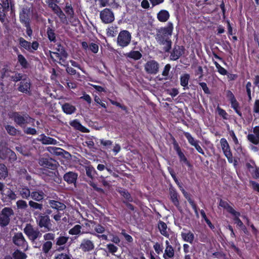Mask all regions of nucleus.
Instances as JSON below:
<instances>
[{"mask_svg": "<svg viewBox=\"0 0 259 259\" xmlns=\"http://www.w3.org/2000/svg\"><path fill=\"white\" fill-rule=\"evenodd\" d=\"M174 30V25L172 22H168L164 27H161L156 31L155 38L160 45H163V50L168 53L171 49V37Z\"/></svg>", "mask_w": 259, "mask_h": 259, "instance_id": "1", "label": "nucleus"}, {"mask_svg": "<svg viewBox=\"0 0 259 259\" xmlns=\"http://www.w3.org/2000/svg\"><path fill=\"white\" fill-rule=\"evenodd\" d=\"M38 163L42 167L43 174L53 178L57 176L59 165L58 161L50 157H42L39 159Z\"/></svg>", "mask_w": 259, "mask_h": 259, "instance_id": "2", "label": "nucleus"}, {"mask_svg": "<svg viewBox=\"0 0 259 259\" xmlns=\"http://www.w3.org/2000/svg\"><path fill=\"white\" fill-rule=\"evenodd\" d=\"M8 116L17 125L21 127H24L32 120V118L28 114L20 112H11L8 113Z\"/></svg>", "mask_w": 259, "mask_h": 259, "instance_id": "3", "label": "nucleus"}, {"mask_svg": "<svg viewBox=\"0 0 259 259\" xmlns=\"http://www.w3.org/2000/svg\"><path fill=\"white\" fill-rule=\"evenodd\" d=\"M14 9L13 0H0V21L5 22L8 12L10 10L12 12Z\"/></svg>", "mask_w": 259, "mask_h": 259, "instance_id": "4", "label": "nucleus"}, {"mask_svg": "<svg viewBox=\"0 0 259 259\" xmlns=\"http://www.w3.org/2000/svg\"><path fill=\"white\" fill-rule=\"evenodd\" d=\"M18 41L21 49H23L30 53H34L35 51L37 50L39 46L37 41L35 40L31 42L22 37H20L18 39Z\"/></svg>", "mask_w": 259, "mask_h": 259, "instance_id": "5", "label": "nucleus"}, {"mask_svg": "<svg viewBox=\"0 0 259 259\" xmlns=\"http://www.w3.org/2000/svg\"><path fill=\"white\" fill-rule=\"evenodd\" d=\"M13 215L14 211L11 207H4L0 212V226H7L10 223L11 216Z\"/></svg>", "mask_w": 259, "mask_h": 259, "instance_id": "6", "label": "nucleus"}, {"mask_svg": "<svg viewBox=\"0 0 259 259\" xmlns=\"http://www.w3.org/2000/svg\"><path fill=\"white\" fill-rule=\"evenodd\" d=\"M36 222L39 228H44L45 230L43 232H47L51 230L52 224L50 217L48 215L43 213L39 214Z\"/></svg>", "mask_w": 259, "mask_h": 259, "instance_id": "7", "label": "nucleus"}, {"mask_svg": "<svg viewBox=\"0 0 259 259\" xmlns=\"http://www.w3.org/2000/svg\"><path fill=\"white\" fill-rule=\"evenodd\" d=\"M24 232L32 242H34L37 238L40 237L42 235L37 229H35L30 224L26 225L24 229Z\"/></svg>", "mask_w": 259, "mask_h": 259, "instance_id": "8", "label": "nucleus"}, {"mask_svg": "<svg viewBox=\"0 0 259 259\" xmlns=\"http://www.w3.org/2000/svg\"><path fill=\"white\" fill-rule=\"evenodd\" d=\"M131 34L128 31L125 30L121 31L117 37L118 46L122 48L127 47L131 42Z\"/></svg>", "mask_w": 259, "mask_h": 259, "instance_id": "9", "label": "nucleus"}, {"mask_svg": "<svg viewBox=\"0 0 259 259\" xmlns=\"http://www.w3.org/2000/svg\"><path fill=\"white\" fill-rule=\"evenodd\" d=\"M56 45V46L54 47V49L56 51L54 52L53 54H54L56 57L59 59L60 61L59 64L62 65L61 62H66V60L68 56V54L65 50V48L61 45L60 42L57 43Z\"/></svg>", "mask_w": 259, "mask_h": 259, "instance_id": "10", "label": "nucleus"}, {"mask_svg": "<svg viewBox=\"0 0 259 259\" xmlns=\"http://www.w3.org/2000/svg\"><path fill=\"white\" fill-rule=\"evenodd\" d=\"M172 144L174 146V149L176 151L179 156L180 162L185 164L189 168L192 169L193 168L192 164L190 162L183 152L182 151L181 147L175 138L173 139Z\"/></svg>", "mask_w": 259, "mask_h": 259, "instance_id": "11", "label": "nucleus"}, {"mask_svg": "<svg viewBox=\"0 0 259 259\" xmlns=\"http://www.w3.org/2000/svg\"><path fill=\"white\" fill-rule=\"evenodd\" d=\"M226 97L231 104V107L240 117H242V114L240 111L239 103L237 101L233 93L230 90H227L226 91Z\"/></svg>", "mask_w": 259, "mask_h": 259, "instance_id": "12", "label": "nucleus"}, {"mask_svg": "<svg viewBox=\"0 0 259 259\" xmlns=\"http://www.w3.org/2000/svg\"><path fill=\"white\" fill-rule=\"evenodd\" d=\"M14 244L25 251L28 248V244L21 232L15 233L12 238Z\"/></svg>", "mask_w": 259, "mask_h": 259, "instance_id": "13", "label": "nucleus"}, {"mask_svg": "<svg viewBox=\"0 0 259 259\" xmlns=\"http://www.w3.org/2000/svg\"><path fill=\"white\" fill-rule=\"evenodd\" d=\"M220 144L224 154L226 157L229 163L233 162V155L230 147L227 140L223 138L220 140Z\"/></svg>", "mask_w": 259, "mask_h": 259, "instance_id": "14", "label": "nucleus"}, {"mask_svg": "<svg viewBox=\"0 0 259 259\" xmlns=\"http://www.w3.org/2000/svg\"><path fill=\"white\" fill-rule=\"evenodd\" d=\"M102 22L105 24L111 23L114 20V15L111 9L105 8L100 14Z\"/></svg>", "mask_w": 259, "mask_h": 259, "instance_id": "15", "label": "nucleus"}, {"mask_svg": "<svg viewBox=\"0 0 259 259\" xmlns=\"http://www.w3.org/2000/svg\"><path fill=\"white\" fill-rule=\"evenodd\" d=\"M185 48L183 46L175 45L170 53V59L172 61L178 60L184 53Z\"/></svg>", "mask_w": 259, "mask_h": 259, "instance_id": "16", "label": "nucleus"}, {"mask_svg": "<svg viewBox=\"0 0 259 259\" xmlns=\"http://www.w3.org/2000/svg\"><path fill=\"white\" fill-rule=\"evenodd\" d=\"M145 70L150 74H156L158 72L159 64L155 60H150L145 65Z\"/></svg>", "mask_w": 259, "mask_h": 259, "instance_id": "17", "label": "nucleus"}, {"mask_svg": "<svg viewBox=\"0 0 259 259\" xmlns=\"http://www.w3.org/2000/svg\"><path fill=\"white\" fill-rule=\"evenodd\" d=\"M78 178V174L73 171H68L66 172L63 176V180L68 184H74L76 183Z\"/></svg>", "mask_w": 259, "mask_h": 259, "instance_id": "18", "label": "nucleus"}, {"mask_svg": "<svg viewBox=\"0 0 259 259\" xmlns=\"http://www.w3.org/2000/svg\"><path fill=\"white\" fill-rule=\"evenodd\" d=\"M93 242L89 239H83L79 246V248L83 252H89L94 249Z\"/></svg>", "mask_w": 259, "mask_h": 259, "instance_id": "19", "label": "nucleus"}, {"mask_svg": "<svg viewBox=\"0 0 259 259\" xmlns=\"http://www.w3.org/2000/svg\"><path fill=\"white\" fill-rule=\"evenodd\" d=\"M31 87V83L29 79L24 78L20 82L19 86L18 87V90L23 93H29Z\"/></svg>", "mask_w": 259, "mask_h": 259, "instance_id": "20", "label": "nucleus"}, {"mask_svg": "<svg viewBox=\"0 0 259 259\" xmlns=\"http://www.w3.org/2000/svg\"><path fill=\"white\" fill-rule=\"evenodd\" d=\"M29 13V10L27 9H23L20 13L19 20L23 25L30 24Z\"/></svg>", "mask_w": 259, "mask_h": 259, "instance_id": "21", "label": "nucleus"}, {"mask_svg": "<svg viewBox=\"0 0 259 259\" xmlns=\"http://www.w3.org/2000/svg\"><path fill=\"white\" fill-rule=\"evenodd\" d=\"M46 194L42 190H35L31 192L30 198L34 201L41 202L46 197Z\"/></svg>", "mask_w": 259, "mask_h": 259, "instance_id": "22", "label": "nucleus"}, {"mask_svg": "<svg viewBox=\"0 0 259 259\" xmlns=\"http://www.w3.org/2000/svg\"><path fill=\"white\" fill-rule=\"evenodd\" d=\"M37 140L40 141L44 145H56L57 141L51 137L46 136L44 134H41Z\"/></svg>", "mask_w": 259, "mask_h": 259, "instance_id": "23", "label": "nucleus"}, {"mask_svg": "<svg viewBox=\"0 0 259 259\" xmlns=\"http://www.w3.org/2000/svg\"><path fill=\"white\" fill-rule=\"evenodd\" d=\"M50 207L56 210L58 212L64 210L66 206L63 203L59 201L55 200H49L48 201Z\"/></svg>", "mask_w": 259, "mask_h": 259, "instance_id": "24", "label": "nucleus"}, {"mask_svg": "<svg viewBox=\"0 0 259 259\" xmlns=\"http://www.w3.org/2000/svg\"><path fill=\"white\" fill-rule=\"evenodd\" d=\"M219 206L223 208L224 209H226L227 211L231 214L237 213V211L230 206L227 201H225L222 199H220Z\"/></svg>", "mask_w": 259, "mask_h": 259, "instance_id": "25", "label": "nucleus"}, {"mask_svg": "<svg viewBox=\"0 0 259 259\" xmlns=\"http://www.w3.org/2000/svg\"><path fill=\"white\" fill-rule=\"evenodd\" d=\"M117 192L120 194V195L124 198V200H122V202L133 201V198L132 197L131 194L128 192V191L124 188H120L118 190H117Z\"/></svg>", "mask_w": 259, "mask_h": 259, "instance_id": "26", "label": "nucleus"}, {"mask_svg": "<svg viewBox=\"0 0 259 259\" xmlns=\"http://www.w3.org/2000/svg\"><path fill=\"white\" fill-rule=\"evenodd\" d=\"M63 111L66 114H72L76 111V107L68 103H65L62 105Z\"/></svg>", "mask_w": 259, "mask_h": 259, "instance_id": "27", "label": "nucleus"}, {"mask_svg": "<svg viewBox=\"0 0 259 259\" xmlns=\"http://www.w3.org/2000/svg\"><path fill=\"white\" fill-rule=\"evenodd\" d=\"M70 124L75 129L83 133L89 132V130L83 126L77 119H74L70 122Z\"/></svg>", "mask_w": 259, "mask_h": 259, "instance_id": "28", "label": "nucleus"}, {"mask_svg": "<svg viewBox=\"0 0 259 259\" xmlns=\"http://www.w3.org/2000/svg\"><path fill=\"white\" fill-rule=\"evenodd\" d=\"M157 17L160 22H165L169 19V14L167 11L162 10L158 12Z\"/></svg>", "mask_w": 259, "mask_h": 259, "instance_id": "29", "label": "nucleus"}, {"mask_svg": "<svg viewBox=\"0 0 259 259\" xmlns=\"http://www.w3.org/2000/svg\"><path fill=\"white\" fill-rule=\"evenodd\" d=\"M181 236L184 241L192 244L194 240V235L190 231L187 233L182 232Z\"/></svg>", "mask_w": 259, "mask_h": 259, "instance_id": "30", "label": "nucleus"}, {"mask_svg": "<svg viewBox=\"0 0 259 259\" xmlns=\"http://www.w3.org/2000/svg\"><path fill=\"white\" fill-rule=\"evenodd\" d=\"M17 60L18 62L21 65L22 68L24 69H27L29 67V63L23 55L21 54H17Z\"/></svg>", "mask_w": 259, "mask_h": 259, "instance_id": "31", "label": "nucleus"}, {"mask_svg": "<svg viewBox=\"0 0 259 259\" xmlns=\"http://www.w3.org/2000/svg\"><path fill=\"white\" fill-rule=\"evenodd\" d=\"M19 192L20 195L23 199L28 200L30 197L31 192H30V189L27 187L19 189Z\"/></svg>", "mask_w": 259, "mask_h": 259, "instance_id": "32", "label": "nucleus"}, {"mask_svg": "<svg viewBox=\"0 0 259 259\" xmlns=\"http://www.w3.org/2000/svg\"><path fill=\"white\" fill-rule=\"evenodd\" d=\"M1 78L2 79L8 78L10 77V73L12 70L10 67L7 65H5L1 70Z\"/></svg>", "mask_w": 259, "mask_h": 259, "instance_id": "33", "label": "nucleus"}, {"mask_svg": "<svg viewBox=\"0 0 259 259\" xmlns=\"http://www.w3.org/2000/svg\"><path fill=\"white\" fill-rule=\"evenodd\" d=\"M190 79V75L185 73L180 76V84L184 87V89H189L188 85Z\"/></svg>", "mask_w": 259, "mask_h": 259, "instance_id": "34", "label": "nucleus"}, {"mask_svg": "<svg viewBox=\"0 0 259 259\" xmlns=\"http://www.w3.org/2000/svg\"><path fill=\"white\" fill-rule=\"evenodd\" d=\"M128 58L133 59L134 60H138L142 57V54L138 51H131L126 55Z\"/></svg>", "mask_w": 259, "mask_h": 259, "instance_id": "35", "label": "nucleus"}, {"mask_svg": "<svg viewBox=\"0 0 259 259\" xmlns=\"http://www.w3.org/2000/svg\"><path fill=\"white\" fill-rule=\"evenodd\" d=\"M170 199L172 202L176 206L178 207L180 205V202L178 199V193L175 190L170 191Z\"/></svg>", "mask_w": 259, "mask_h": 259, "instance_id": "36", "label": "nucleus"}, {"mask_svg": "<svg viewBox=\"0 0 259 259\" xmlns=\"http://www.w3.org/2000/svg\"><path fill=\"white\" fill-rule=\"evenodd\" d=\"M158 229L160 232V233L166 237L168 236V234L166 231L167 229V225L166 224L162 221H159L158 222Z\"/></svg>", "mask_w": 259, "mask_h": 259, "instance_id": "37", "label": "nucleus"}, {"mask_svg": "<svg viewBox=\"0 0 259 259\" xmlns=\"http://www.w3.org/2000/svg\"><path fill=\"white\" fill-rule=\"evenodd\" d=\"M64 10L66 14L69 17V18L71 19L74 17V10L71 6V4L67 3L66 4Z\"/></svg>", "mask_w": 259, "mask_h": 259, "instance_id": "38", "label": "nucleus"}, {"mask_svg": "<svg viewBox=\"0 0 259 259\" xmlns=\"http://www.w3.org/2000/svg\"><path fill=\"white\" fill-rule=\"evenodd\" d=\"M28 205L32 210H41L43 208V205L42 203H38L37 201L35 202V201H29Z\"/></svg>", "mask_w": 259, "mask_h": 259, "instance_id": "39", "label": "nucleus"}, {"mask_svg": "<svg viewBox=\"0 0 259 259\" xmlns=\"http://www.w3.org/2000/svg\"><path fill=\"white\" fill-rule=\"evenodd\" d=\"M53 247V243L52 241H45L42 244L41 250L45 254H48Z\"/></svg>", "mask_w": 259, "mask_h": 259, "instance_id": "40", "label": "nucleus"}, {"mask_svg": "<svg viewBox=\"0 0 259 259\" xmlns=\"http://www.w3.org/2000/svg\"><path fill=\"white\" fill-rule=\"evenodd\" d=\"M15 72V75L10 76V78L12 81H13L15 82H17L19 81H21L24 78H23V77H26V75L23 73L17 72Z\"/></svg>", "mask_w": 259, "mask_h": 259, "instance_id": "41", "label": "nucleus"}, {"mask_svg": "<svg viewBox=\"0 0 259 259\" xmlns=\"http://www.w3.org/2000/svg\"><path fill=\"white\" fill-rule=\"evenodd\" d=\"M69 239V237L60 235L56 239L55 244L57 246H61L65 244Z\"/></svg>", "mask_w": 259, "mask_h": 259, "instance_id": "42", "label": "nucleus"}, {"mask_svg": "<svg viewBox=\"0 0 259 259\" xmlns=\"http://www.w3.org/2000/svg\"><path fill=\"white\" fill-rule=\"evenodd\" d=\"M14 259H26L27 255L19 249H16L12 254Z\"/></svg>", "mask_w": 259, "mask_h": 259, "instance_id": "43", "label": "nucleus"}, {"mask_svg": "<svg viewBox=\"0 0 259 259\" xmlns=\"http://www.w3.org/2000/svg\"><path fill=\"white\" fill-rule=\"evenodd\" d=\"M8 175V169L3 163H0V179H5Z\"/></svg>", "mask_w": 259, "mask_h": 259, "instance_id": "44", "label": "nucleus"}, {"mask_svg": "<svg viewBox=\"0 0 259 259\" xmlns=\"http://www.w3.org/2000/svg\"><path fill=\"white\" fill-rule=\"evenodd\" d=\"M5 127L7 133L11 136H16L19 132L14 126L11 125L7 124L5 126Z\"/></svg>", "mask_w": 259, "mask_h": 259, "instance_id": "45", "label": "nucleus"}, {"mask_svg": "<svg viewBox=\"0 0 259 259\" xmlns=\"http://www.w3.org/2000/svg\"><path fill=\"white\" fill-rule=\"evenodd\" d=\"M232 215H233L234 217L233 218V220L235 222V223L239 227H244V225L241 221V220L239 219V217L240 216L241 214L239 212L237 211V213L235 214H232Z\"/></svg>", "mask_w": 259, "mask_h": 259, "instance_id": "46", "label": "nucleus"}, {"mask_svg": "<svg viewBox=\"0 0 259 259\" xmlns=\"http://www.w3.org/2000/svg\"><path fill=\"white\" fill-rule=\"evenodd\" d=\"M183 134L187 139L188 143L191 146H193L198 141H199L198 140H195L194 138L192 136L191 134L189 133V132H184Z\"/></svg>", "mask_w": 259, "mask_h": 259, "instance_id": "47", "label": "nucleus"}, {"mask_svg": "<svg viewBox=\"0 0 259 259\" xmlns=\"http://www.w3.org/2000/svg\"><path fill=\"white\" fill-rule=\"evenodd\" d=\"M47 33L48 39L51 41L55 42L57 40H56V34L55 33L54 30L51 28L50 27H49L47 29Z\"/></svg>", "mask_w": 259, "mask_h": 259, "instance_id": "48", "label": "nucleus"}, {"mask_svg": "<svg viewBox=\"0 0 259 259\" xmlns=\"http://www.w3.org/2000/svg\"><path fill=\"white\" fill-rule=\"evenodd\" d=\"M81 229V226L80 225H76L69 230L68 233L72 235H77L80 233Z\"/></svg>", "mask_w": 259, "mask_h": 259, "instance_id": "49", "label": "nucleus"}, {"mask_svg": "<svg viewBox=\"0 0 259 259\" xmlns=\"http://www.w3.org/2000/svg\"><path fill=\"white\" fill-rule=\"evenodd\" d=\"M212 61H213V64L215 65V66L218 70V72L220 74H221L222 75H226L228 74V71L226 69H225L224 67L221 66L217 61H215L213 59L212 60Z\"/></svg>", "mask_w": 259, "mask_h": 259, "instance_id": "50", "label": "nucleus"}, {"mask_svg": "<svg viewBox=\"0 0 259 259\" xmlns=\"http://www.w3.org/2000/svg\"><path fill=\"white\" fill-rule=\"evenodd\" d=\"M109 101L112 105H115V106L120 108L122 110H123L126 114L128 113V109L126 106L122 105V104H120V103H119L116 101H114L112 99H109Z\"/></svg>", "mask_w": 259, "mask_h": 259, "instance_id": "51", "label": "nucleus"}, {"mask_svg": "<svg viewBox=\"0 0 259 259\" xmlns=\"http://www.w3.org/2000/svg\"><path fill=\"white\" fill-rule=\"evenodd\" d=\"M247 140L254 145H258L259 144V137L253 134H248L247 136Z\"/></svg>", "mask_w": 259, "mask_h": 259, "instance_id": "52", "label": "nucleus"}, {"mask_svg": "<svg viewBox=\"0 0 259 259\" xmlns=\"http://www.w3.org/2000/svg\"><path fill=\"white\" fill-rule=\"evenodd\" d=\"M100 143L103 148H110L113 145L112 141L103 139L100 140Z\"/></svg>", "mask_w": 259, "mask_h": 259, "instance_id": "53", "label": "nucleus"}, {"mask_svg": "<svg viewBox=\"0 0 259 259\" xmlns=\"http://www.w3.org/2000/svg\"><path fill=\"white\" fill-rule=\"evenodd\" d=\"M86 175L90 178L93 179L94 174L96 173V170L91 165L86 166L85 167Z\"/></svg>", "mask_w": 259, "mask_h": 259, "instance_id": "54", "label": "nucleus"}, {"mask_svg": "<svg viewBox=\"0 0 259 259\" xmlns=\"http://www.w3.org/2000/svg\"><path fill=\"white\" fill-rule=\"evenodd\" d=\"M72 256L69 253L62 252L55 255L54 259H71Z\"/></svg>", "mask_w": 259, "mask_h": 259, "instance_id": "55", "label": "nucleus"}, {"mask_svg": "<svg viewBox=\"0 0 259 259\" xmlns=\"http://www.w3.org/2000/svg\"><path fill=\"white\" fill-rule=\"evenodd\" d=\"M56 15L58 16V17L59 18L61 22L63 24H67V17L65 15V14L63 13L62 10H60L59 11Z\"/></svg>", "mask_w": 259, "mask_h": 259, "instance_id": "56", "label": "nucleus"}, {"mask_svg": "<svg viewBox=\"0 0 259 259\" xmlns=\"http://www.w3.org/2000/svg\"><path fill=\"white\" fill-rule=\"evenodd\" d=\"M16 205L18 209H25L27 208V202L23 200H19L16 202Z\"/></svg>", "mask_w": 259, "mask_h": 259, "instance_id": "57", "label": "nucleus"}, {"mask_svg": "<svg viewBox=\"0 0 259 259\" xmlns=\"http://www.w3.org/2000/svg\"><path fill=\"white\" fill-rule=\"evenodd\" d=\"M52 151H50L51 153H54L56 155L60 156L63 155V153L65 152V151L62 148H57V147H50Z\"/></svg>", "mask_w": 259, "mask_h": 259, "instance_id": "58", "label": "nucleus"}, {"mask_svg": "<svg viewBox=\"0 0 259 259\" xmlns=\"http://www.w3.org/2000/svg\"><path fill=\"white\" fill-rule=\"evenodd\" d=\"M120 234L124 237L125 240L128 243H132L133 242V237L130 235H129L126 233L125 230L122 229Z\"/></svg>", "mask_w": 259, "mask_h": 259, "instance_id": "59", "label": "nucleus"}, {"mask_svg": "<svg viewBox=\"0 0 259 259\" xmlns=\"http://www.w3.org/2000/svg\"><path fill=\"white\" fill-rule=\"evenodd\" d=\"M188 202L192 206V208L194 210L195 213L196 215H198V207L197 206V204L195 203L194 201L190 197L188 198L186 197Z\"/></svg>", "mask_w": 259, "mask_h": 259, "instance_id": "60", "label": "nucleus"}, {"mask_svg": "<svg viewBox=\"0 0 259 259\" xmlns=\"http://www.w3.org/2000/svg\"><path fill=\"white\" fill-rule=\"evenodd\" d=\"M7 154L9 155V159L13 161L17 159L16 153L10 149H7L6 150Z\"/></svg>", "mask_w": 259, "mask_h": 259, "instance_id": "61", "label": "nucleus"}, {"mask_svg": "<svg viewBox=\"0 0 259 259\" xmlns=\"http://www.w3.org/2000/svg\"><path fill=\"white\" fill-rule=\"evenodd\" d=\"M55 238V234L53 233H48L44 235V239L46 241H54Z\"/></svg>", "mask_w": 259, "mask_h": 259, "instance_id": "62", "label": "nucleus"}, {"mask_svg": "<svg viewBox=\"0 0 259 259\" xmlns=\"http://www.w3.org/2000/svg\"><path fill=\"white\" fill-rule=\"evenodd\" d=\"M94 230L98 234H102L105 231V228L100 224H97L94 227Z\"/></svg>", "mask_w": 259, "mask_h": 259, "instance_id": "63", "label": "nucleus"}, {"mask_svg": "<svg viewBox=\"0 0 259 259\" xmlns=\"http://www.w3.org/2000/svg\"><path fill=\"white\" fill-rule=\"evenodd\" d=\"M107 248L109 252L111 253H114L118 250V247L112 243H109L107 245Z\"/></svg>", "mask_w": 259, "mask_h": 259, "instance_id": "64", "label": "nucleus"}]
</instances>
